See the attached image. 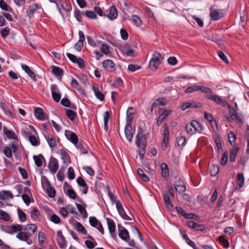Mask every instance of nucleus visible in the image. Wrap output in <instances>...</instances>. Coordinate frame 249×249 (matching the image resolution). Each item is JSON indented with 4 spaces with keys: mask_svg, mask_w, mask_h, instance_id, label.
Returning a JSON list of instances; mask_svg holds the SVG:
<instances>
[{
    "mask_svg": "<svg viewBox=\"0 0 249 249\" xmlns=\"http://www.w3.org/2000/svg\"><path fill=\"white\" fill-rule=\"evenodd\" d=\"M37 226L33 224L26 225L22 232L17 234L16 237L19 240L26 242L28 244L31 245L32 243L30 237L35 233L37 230Z\"/></svg>",
    "mask_w": 249,
    "mask_h": 249,
    "instance_id": "f257e3e1",
    "label": "nucleus"
},
{
    "mask_svg": "<svg viewBox=\"0 0 249 249\" xmlns=\"http://www.w3.org/2000/svg\"><path fill=\"white\" fill-rule=\"evenodd\" d=\"M118 235L119 237L127 242L130 246L134 247L135 242L133 239L130 238L128 231L123 226L118 225Z\"/></svg>",
    "mask_w": 249,
    "mask_h": 249,
    "instance_id": "f03ea898",
    "label": "nucleus"
},
{
    "mask_svg": "<svg viewBox=\"0 0 249 249\" xmlns=\"http://www.w3.org/2000/svg\"><path fill=\"white\" fill-rule=\"evenodd\" d=\"M163 58L158 52H155L149 63V68L152 70H156L161 63Z\"/></svg>",
    "mask_w": 249,
    "mask_h": 249,
    "instance_id": "7ed1b4c3",
    "label": "nucleus"
},
{
    "mask_svg": "<svg viewBox=\"0 0 249 249\" xmlns=\"http://www.w3.org/2000/svg\"><path fill=\"white\" fill-rule=\"evenodd\" d=\"M136 144L138 148L146 147V137L142 129L138 130L136 137Z\"/></svg>",
    "mask_w": 249,
    "mask_h": 249,
    "instance_id": "20e7f679",
    "label": "nucleus"
},
{
    "mask_svg": "<svg viewBox=\"0 0 249 249\" xmlns=\"http://www.w3.org/2000/svg\"><path fill=\"white\" fill-rule=\"evenodd\" d=\"M43 12V10L40 5L37 3H34L33 4L29 6L26 13L27 16L29 18H32L34 17L35 14L41 13Z\"/></svg>",
    "mask_w": 249,
    "mask_h": 249,
    "instance_id": "39448f33",
    "label": "nucleus"
},
{
    "mask_svg": "<svg viewBox=\"0 0 249 249\" xmlns=\"http://www.w3.org/2000/svg\"><path fill=\"white\" fill-rule=\"evenodd\" d=\"M42 185L46 193L50 197H53L55 196V190L51 186L48 180L45 179L42 181Z\"/></svg>",
    "mask_w": 249,
    "mask_h": 249,
    "instance_id": "423d86ee",
    "label": "nucleus"
},
{
    "mask_svg": "<svg viewBox=\"0 0 249 249\" xmlns=\"http://www.w3.org/2000/svg\"><path fill=\"white\" fill-rule=\"evenodd\" d=\"M228 108L229 109L230 116L227 117V120L230 122L237 120L238 122H242L243 120L242 116L239 115L236 110L230 106L228 105Z\"/></svg>",
    "mask_w": 249,
    "mask_h": 249,
    "instance_id": "0eeeda50",
    "label": "nucleus"
},
{
    "mask_svg": "<svg viewBox=\"0 0 249 249\" xmlns=\"http://www.w3.org/2000/svg\"><path fill=\"white\" fill-rule=\"evenodd\" d=\"M17 150V146L14 143H11L10 146H5L2 149L4 155L8 158H12L13 153H15Z\"/></svg>",
    "mask_w": 249,
    "mask_h": 249,
    "instance_id": "6e6552de",
    "label": "nucleus"
},
{
    "mask_svg": "<svg viewBox=\"0 0 249 249\" xmlns=\"http://www.w3.org/2000/svg\"><path fill=\"white\" fill-rule=\"evenodd\" d=\"M210 17L213 20H218L223 17V11L221 9L211 7L210 9Z\"/></svg>",
    "mask_w": 249,
    "mask_h": 249,
    "instance_id": "1a4fd4ad",
    "label": "nucleus"
},
{
    "mask_svg": "<svg viewBox=\"0 0 249 249\" xmlns=\"http://www.w3.org/2000/svg\"><path fill=\"white\" fill-rule=\"evenodd\" d=\"M206 97L223 107H226L228 105L227 102L218 95L208 94L206 95Z\"/></svg>",
    "mask_w": 249,
    "mask_h": 249,
    "instance_id": "9d476101",
    "label": "nucleus"
},
{
    "mask_svg": "<svg viewBox=\"0 0 249 249\" xmlns=\"http://www.w3.org/2000/svg\"><path fill=\"white\" fill-rule=\"evenodd\" d=\"M102 66L105 70L108 72H112L115 70L116 65L110 59H106L103 61Z\"/></svg>",
    "mask_w": 249,
    "mask_h": 249,
    "instance_id": "9b49d317",
    "label": "nucleus"
},
{
    "mask_svg": "<svg viewBox=\"0 0 249 249\" xmlns=\"http://www.w3.org/2000/svg\"><path fill=\"white\" fill-rule=\"evenodd\" d=\"M89 222L90 225L96 228L102 234L104 233V228L101 223L95 217H90Z\"/></svg>",
    "mask_w": 249,
    "mask_h": 249,
    "instance_id": "f8f14e48",
    "label": "nucleus"
},
{
    "mask_svg": "<svg viewBox=\"0 0 249 249\" xmlns=\"http://www.w3.org/2000/svg\"><path fill=\"white\" fill-rule=\"evenodd\" d=\"M51 90L53 100L56 102H58L60 100L61 96L58 87L54 84L52 85L51 86Z\"/></svg>",
    "mask_w": 249,
    "mask_h": 249,
    "instance_id": "ddd939ff",
    "label": "nucleus"
},
{
    "mask_svg": "<svg viewBox=\"0 0 249 249\" xmlns=\"http://www.w3.org/2000/svg\"><path fill=\"white\" fill-rule=\"evenodd\" d=\"M58 160L55 158H51L48 164L50 172L53 174H55L58 169Z\"/></svg>",
    "mask_w": 249,
    "mask_h": 249,
    "instance_id": "4468645a",
    "label": "nucleus"
},
{
    "mask_svg": "<svg viewBox=\"0 0 249 249\" xmlns=\"http://www.w3.org/2000/svg\"><path fill=\"white\" fill-rule=\"evenodd\" d=\"M124 132L127 139L131 142L133 137V131L131 125V123H126L124 128Z\"/></svg>",
    "mask_w": 249,
    "mask_h": 249,
    "instance_id": "2eb2a0df",
    "label": "nucleus"
},
{
    "mask_svg": "<svg viewBox=\"0 0 249 249\" xmlns=\"http://www.w3.org/2000/svg\"><path fill=\"white\" fill-rule=\"evenodd\" d=\"M6 230L7 232L10 234H14L18 232H21L23 231L22 226L18 224H14L12 225L8 226L6 227Z\"/></svg>",
    "mask_w": 249,
    "mask_h": 249,
    "instance_id": "dca6fc26",
    "label": "nucleus"
},
{
    "mask_svg": "<svg viewBox=\"0 0 249 249\" xmlns=\"http://www.w3.org/2000/svg\"><path fill=\"white\" fill-rule=\"evenodd\" d=\"M65 135L68 140L71 141L74 145L78 142V137L76 134L70 130H66Z\"/></svg>",
    "mask_w": 249,
    "mask_h": 249,
    "instance_id": "f3484780",
    "label": "nucleus"
},
{
    "mask_svg": "<svg viewBox=\"0 0 249 249\" xmlns=\"http://www.w3.org/2000/svg\"><path fill=\"white\" fill-rule=\"evenodd\" d=\"M57 241L61 249H63L66 248L67 245L66 241L61 231H57Z\"/></svg>",
    "mask_w": 249,
    "mask_h": 249,
    "instance_id": "a211bd4d",
    "label": "nucleus"
},
{
    "mask_svg": "<svg viewBox=\"0 0 249 249\" xmlns=\"http://www.w3.org/2000/svg\"><path fill=\"white\" fill-rule=\"evenodd\" d=\"M33 133H36V131L32 125H28L21 131L22 135L25 138L29 139Z\"/></svg>",
    "mask_w": 249,
    "mask_h": 249,
    "instance_id": "6ab92c4d",
    "label": "nucleus"
},
{
    "mask_svg": "<svg viewBox=\"0 0 249 249\" xmlns=\"http://www.w3.org/2000/svg\"><path fill=\"white\" fill-rule=\"evenodd\" d=\"M45 139L50 146V147L53 148L56 146L58 140L56 137L52 135L48 134L45 135Z\"/></svg>",
    "mask_w": 249,
    "mask_h": 249,
    "instance_id": "aec40b11",
    "label": "nucleus"
},
{
    "mask_svg": "<svg viewBox=\"0 0 249 249\" xmlns=\"http://www.w3.org/2000/svg\"><path fill=\"white\" fill-rule=\"evenodd\" d=\"M76 182L79 186L81 187L82 189V192L84 194H86L88 192V186L86 183L84 179L81 177H79L76 179Z\"/></svg>",
    "mask_w": 249,
    "mask_h": 249,
    "instance_id": "412c9836",
    "label": "nucleus"
},
{
    "mask_svg": "<svg viewBox=\"0 0 249 249\" xmlns=\"http://www.w3.org/2000/svg\"><path fill=\"white\" fill-rule=\"evenodd\" d=\"M187 225L197 231H203L204 230V227L203 225L197 224L193 221H188L186 222Z\"/></svg>",
    "mask_w": 249,
    "mask_h": 249,
    "instance_id": "4be33fe9",
    "label": "nucleus"
},
{
    "mask_svg": "<svg viewBox=\"0 0 249 249\" xmlns=\"http://www.w3.org/2000/svg\"><path fill=\"white\" fill-rule=\"evenodd\" d=\"M245 178L243 173H238L237 174L236 182L237 184L236 188L241 189L244 185Z\"/></svg>",
    "mask_w": 249,
    "mask_h": 249,
    "instance_id": "5701e85b",
    "label": "nucleus"
},
{
    "mask_svg": "<svg viewBox=\"0 0 249 249\" xmlns=\"http://www.w3.org/2000/svg\"><path fill=\"white\" fill-rule=\"evenodd\" d=\"M107 221L109 232L111 236L112 237H114L113 235L115 234L114 232L115 231L116 229L115 222L112 219H110L109 218H107Z\"/></svg>",
    "mask_w": 249,
    "mask_h": 249,
    "instance_id": "b1692460",
    "label": "nucleus"
},
{
    "mask_svg": "<svg viewBox=\"0 0 249 249\" xmlns=\"http://www.w3.org/2000/svg\"><path fill=\"white\" fill-rule=\"evenodd\" d=\"M35 116L40 120H44L46 119V116L45 115L43 110L40 107H36L35 108Z\"/></svg>",
    "mask_w": 249,
    "mask_h": 249,
    "instance_id": "393cba45",
    "label": "nucleus"
},
{
    "mask_svg": "<svg viewBox=\"0 0 249 249\" xmlns=\"http://www.w3.org/2000/svg\"><path fill=\"white\" fill-rule=\"evenodd\" d=\"M110 20H113L116 19L118 16V12L114 6H111L109 9V13L107 15H105Z\"/></svg>",
    "mask_w": 249,
    "mask_h": 249,
    "instance_id": "a878e982",
    "label": "nucleus"
},
{
    "mask_svg": "<svg viewBox=\"0 0 249 249\" xmlns=\"http://www.w3.org/2000/svg\"><path fill=\"white\" fill-rule=\"evenodd\" d=\"M74 229L78 232L84 235H87L88 232L84 226L79 222L76 221L74 225Z\"/></svg>",
    "mask_w": 249,
    "mask_h": 249,
    "instance_id": "bb28decb",
    "label": "nucleus"
},
{
    "mask_svg": "<svg viewBox=\"0 0 249 249\" xmlns=\"http://www.w3.org/2000/svg\"><path fill=\"white\" fill-rule=\"evenodd\" d=\"M88 238L91 240H86L85 245L89 249H92L97 245V243L92 236L89 235Z\"/></svg>",
    "mask_w": 249,
    "mask_h": 249,
    "instance_id": "cd10ccee",
    "label": "nucleus"
},
{
    "mask_svg": "<svg viewBox=\"0 0 249 249\" xmlns=\"http://www.w3.org/2000/svg\"><path fill=\"white\" fill-rule=\"evenodd\" d=\"M13 195L9 191H2L0 192V198L2 200H6L9 198H13Z\"/></svg>",
    "mask_w": 249,
    "mask_h": 249,
    "instance_id": "c85d7f7f",
    "label": "nucleus"
},
{
    "mask_svg": "<svg viewBox=\"0 0 249 249\" xmlns=\"http://www.w3.org/2000/svg\"><path fill=\"white\" fill-rule=\"evenodd\" d=\"M36 135H37L36 133H33L28 139L31 143L34 146H37L40 144L38 136H36Z\"/></svg>",
    "mask_w": 249,
    "mask_h": 249,
    "instance_id": "c756f323",
    "label": "nucleus"
},
{
    "mask_svg": "<svg viewBox=\"0 0 249 249\" xmlns=\"http://www.w3.org/2000/svg\"><path fill=\"white\" fill-rule=\"evenodd\" d=\"M134 114V109L132 107H129L126 112L127 123H131Z\"/></svg>",
    "mask_w": 249,
    "mask_h": 249,
    "instance_id": "7c9ffc66",
    "label": "nucleus"
},
{
    "mask_svg": "<svg viewBox=\"0 0 249 249\" xmlns=\"http://www.w3.org/2000/svg\"><path fill=\"white\" fill-rule=\"evenodd\" d=\"M21 67L22 69L31 77L34 80H36V75L34 72L30 69V68L25 64H22Z\"/></svg>",
    "mask_w": 249,
    "mask_h": 249,
    "instance_id": "2f4dec72",
    "label": "nucleus"
},
{
    "mask_svg": "<svg viewBox=\"0 0 249 249\" xmlns=\"http://www.w3.org/2000/svg\"><path fill=\"white\" fill-rule=\"evenodd\" d=\"M31 217L34 220L37 219L40 216V212L39 210L36 208L34 207L30 212Z\"/></svg>",
    "mask_w": 249,
    "mask_h": 249,
    "instance_id": "473e14b6",
    "label": "nucleus"
},
{
    "mask_svg": "<svg viewBox=\"0 0 249 249\" xmlns=\"http://www.w3.org/2000/svg\"><path fill=\"white\" fill-rule=\"evenodd\" d=\"M3 132L4 134L8 139H16L17 136H16L14 132L11 130H8L6 127H3Z\"/></svg>",
    "mask_w": 249,
    "mask_h": 249,
    "instance_id": "72a5a7b5",
    "label": "nucleus"
},
{
    "mask_svg": "<svg viewBox=\"0 0 249 249\" xmlns=\"http://www.w3.org/2000/svg\"><path fill=\"white\" fill-rule=\"evenodd\" d=\"M61 104L66 107H71L73 109H76V107L74 105H71L70 101L67 98H63L61 101Z\"/></svg>",
    "mask_w": 249,
    "mask_h": 249,
    "instance_id": "f704fd0d",
    "label": "nucleus"
},
{
    "mask_svg": "<svg viewBox=\"0 0 249 249\" xmlns=\"http://www.w3.org/2000/svg\"><path fill=\"white\" fill-rule=\"evenodd\" d=\"M161 174L163 178H166L169 176V170L167 165L165 163L161 164Z\"/></svg>",
    "mask_w": 249,
    "mask_h": 249,
    "instance_id": "c9c22d12",
    "label": "nucleus"
},
{
    "mask_svg": "<svg viewBox=\"0 0 249 249\" xmlns=\"http://www.w3.org/2000/svg\"><path fill=\"white\" fill-rule=\"evenodd\" d=\"M92 89L95 93L96 97L100 101H103L105 98L104 95L100 91L99 88L98 87L93 86Z\"/></svg>",
    "mask_w": 249,
    "mask_h": 249,
    "instance_id": "e433bc0d",
    "label": "nucleus"
},
{
    "mask_svg": "<svg viewBox=\"0 0 249 249\" xmlns=\"http://www.w3.org/2000/svg\"><path fill=\"white\" fill-rule=\"evenodd\" d=\"M137 173L140 178L144 181H148L149 180L148 177L144 173V171L141 168L137 169Z\"/></svg>",
    "mask_w": 249,
    "mask_h": 249,
    "instance_id": "4c0bfd02",
    "label": "nucleus"
},
{
    "mask_svg": "<svg viewBox=\"0 0 249 249\" xmlns=\"http://www.w3.org/2000/svg\"><path fill=\"white\" fill-rule=\"evenodd\" d=\"M176 191L178 193H183L186 190V186L182 182H178L175 186Z\"/></svg>",
    "mask_w": 249,
    "mask_h": 249,
    "instance_id": "58836bf2",
    "label": "nucleus"
},
{
    "mask_svg": "<svg viewBox=\"0 0 249 249\" xmlns=\"http://www.w3.org/2000/svg\"><path fill=\"white\" fill-rule=\"evenodd\" d=\"M131 20L134 25L137 27L140 26L142 23L141 19L138 16L135 15L131 16Z\"/></svg>",
    "mask_w": 249,
    "mask_h": 249,
    "instance_id": "ea45409f",
    "label": "nucleus"
},
{
    "mask_svg": "<svg viewBox=\"0 0 249 249\" xmlns=\"http://www.w3.org/2000/svg\"><path fill=\"white\" fill-rule=\"evenodd\" d=\"M77 209L80 212V214L82 215L84 218H86L88 216V213L86 210L85 208L80 204H76Z\"/></svg>",
    "mask_w": 249,
    "mask_h": 249,
    "instance_id": "a19ab883",
    "label": "nucleus"
},
{
    "mask_svg": "<svg viewBox=\"0 0 249 249\" xmlns=\"http://www.w3.org/2000/svg\"><path fill=\"white\" fill-rule=\"evenodd\" d=\"M122 52L124 55L128 56H133L134 51L132 49L128 50V46L124 45L122 49Z\"/></svg>",
    "mask_w": 249,
    "mask_h": 249,
    "instance_id": "79ce46f5",
    "label": "nucleus"
},
{
    "mask_svg": "<svg viewBox=\"0 0 249 249\" xmlns=\"http://www.w3.org/2000/svg\"><path fill=\"white\" fill-rule=\"evenodd\" d=\"M192 123L193 124L194 129L196 132H197L200 133L202 131V126L196 120H193L192 121Z\"/></svg>",
    "mask_w": 249,
    "mask_h": 249,
    "instance_id": "37998d69",
    "label": "nucleus"
},
{
    "mask_svg": "<svg viewBox=\"0 0 249 249\" xmlns=\"http://www.w3.org/2000/svg\"><path fill=\"white\" fill-rule=\"evenodd\" d=\"M52 73L56 76H61L63 75V70L58 67L53 66L52 71Z\"/></svg>",
    "mask_w": 249,
    "mask_h": 249,
    "instance_id": "c03bdc74",
    "label": "nucleus"
},
{
    "mask_svg": "<svg viewBox=\"0 0 249 249\" xmlns=\"http://www.w3.org/2000/svg\"><path fill=\"white\" fill-rule=\"evenodd\" d=\"M10 216L6 212L0 210V219L4 221H9L10 220Z\"/></svg>",
    "mask_w": 249,
    "mask_h": 249,
    "instance_id": "a18cd8bd",
    "label": "nucleus"
},
{
    "mask_svg": "<svg viewBox=\"0 0 249 249\" xmlns=\"http://www.w3.org/2000/svg\"><path fill=\"white\" fill-rule=\"evenodd\" d=\"M204 118L210 123L212 127L213 126L214 124H216L215 120L213 119V116L211 114L205 112L204 113Z\"/></svg>",
    "mask_w": 249,
    "mask_h": 249,
    "instance_id": "49530a36",
    "label": "nucleus"
},
{
    "mask_svg": "<svg viewBox=\"0 0 249 249\" xmlns=\"http://www.w3.org/2000/svg\"><path fill=\"white\" fill-rule=\"evenodd\" d=\"M43 157L42 155H38L37 156H34V160L36 166L39 167L42 165V159Z\"/></svg>",
    "mask_w": 249,
    "mask_h": 249,
    "instance_id": "de8ad7c7",
    "label": "nucleus"
},
{
    "mask_svg": "<svg viewBox=\"0 0 249 249\" xmlns=\"http://www.w3.org/2000/svg\"><path fill=\"white\" fill-rule=\"evenodd\" d=\"M166 104V100L163 98H158L153 103V106H158L159 105L164 106Z\"/></svg>",
    "mask_w": 249,
    "mask_h": 249,
    "instance_id": "09e8293b",
    "label": "nucleus"
},
{
    "mask_svg": "<svg viewBox=\"0 0 249 249\" xmlns=\"http://www.w3.org/2000/svg\"><path fill=\"white\" fill-rule=\"evenodd\" d=\"M17 211H18V217H19L20 221L21 222H24L25 221H26V213L20 209H18Z\"/></svg>",
    "mask_w": 249,
    "mask_h": 249,
    "instance_id": "8fccbe9b",
    "label": "nucleus"
},
{
    "mask_svg": "<svg viewBox=\"0 0 249 249\" xmlns=\"http://www.w3.org/2000/svg\"><path fill=\"white\" fill-rule=\"evenodd\" d=\"M67 116L71 120H73L75 118L76 116V112L74 111L73 110L67 109L66 110Z\"/></svg>",
    "mask_w": 249,
    "mask_h": 249,
    "instance_id": "3c124183",
    "label": "nucleus"
},
{
    "mask_svg": "<svg viewBox=\"0 0 249 249\" xmlns=\"http://www.w3.org/2000/svg\"><path fill=\"white\" fill-rule=\"evenodd\" d=\"M238 148L236 147L232 148L230 151V160L231 162H234L235 160L236 155L238 152Z\"/></svg>",
    "mask_w": 249,
    "mask_h": 249,
    "instance_id": "603ef678",
    "label": "nucleus"
},
{
    "mask_svg": "<svg viewBox=\"0 0 249 249\" xmlns=\"http://www.w3.org/2000/svg\"><path fill=\"white\" fill-rule=\"evenodd\" d=\"M110 46L107 44L103 43L101 46V51L105 54H108L110 53Z\"/></svg>",
    "mask_w": 249,
    "mask_h": 249,
    "instance_id": "864d4df0",
    "label": "nucleus"
},
{
    "mask_svg": "<svg viewBox=\"0 0 249 249\" xmlns=\"http://www.w3.org/2000/svg\"><path fill=\"white\" fill-rule=\"evenodd\" d=\"M186 130L187 133H188L190 135H193L196 133L193 124L192 122L190 124H186Z\"/></svg>",
    "mask_w": 249,
    "mask_h": 249,
    "instance_id": "5fc2aeb1",
    "label": "nucleus"
},
{
    "mask_svg": "<svg viewBox=\"0 0 249 249\" xmlns=\"http://www.w3.org/2000/svg\"><path fill=\"white\" fill-rule=\"evenodd\" d=\"M219 171V167L217 165H213L210 168V173L211 176L213 177L215 176L218 173Z\"/></svg>",
    "mask_w": 249,
    "mask_h": 249,
    "instance_id": "6e6d98bb",
    "label": "nucleus"
},
{
    "mask_svg": "<svg viewBox=\"0 0 249 249\" xmlns=\"http://www.w3.org/2000/svg\"><path fill=\"white\" fill-rule=\"evenodd\" d=\"M218 240L219 242L221 243V245H222L224 247L227 248L230 246L229 242L226 240L224 236H220L218 238Z\"/></svg>",
    "mask_w": 249,
    "mask_h": 249,
    "instance_id": "4d7b16f0",
    "label": "nucleus"
},
{
    "mask_svg": "<svg viewBox=\"0 0 249 249\" xmlns=\"http://www.w3.org/2000/svg\"><path fill=\"white\" fill-rule=\"evenodd\" d=\"M66 194L72 199H75L76 198V194L71 187H70L68 189Z\"/></svg>",
    "mask_w": 249,
    "mask_h": 249,
    "instance_id": "13d9d810",
    "label": "nucleus"
},
{
    "mask_svg": "<svg viewBox=\"0 0 249 249\" xmlns=\"http://www.w3.org/2000/svg\"><path fill=\"white\" fill-rule=\"evenodd\" d=\"M0 7L6 11H10L11 7L3 0H0Z\"/></svg>",
    "mask_w": 249,
    "mask_h": 249,
    "instance_id": "bf43d9fd",
    "label": "nucleus"
},
{
    "mask_svg": "<svg viewBox=\"0 0 249 249\" xmlns=\"http://www.w3.org/2000/svg\"><path fill=\"white\" fill-rule=\"evenodd\" d=\"M228 139L229 142L231 145H234L235 142V135L232 132H230L228 136Z\"/></svg>",
    "mask_w": 249,
    "mask_h": 249,
    "instance_id": "052dcab7",
    "label": "nucleus"
},
{
    "mask_svg": "<svg viewBox=\"0 0 249 249\" xmlns=\"http://www.w3.org/2000/svg\"><path fill=\"white\" fill-rule=\"evenodd\" d=\"M75 146L79 149L80 151L82 154H87L88 153L87 149L85 147L84 145L82 142L77 143V144H75Z\"/></svg>",
    "mask_w": 249,
    "mask_h": 249,
    "instance_id": "680f3d73",
    "label": "nucleus"
},
{
    "mask_svg": "<svg viewBox=\"0 0 249 249\" xmlns=\"http://www.w3.org/2000/svg\"><path fill=\"white\" fill-rule=\"evenodd\" d=\"M197 90H198V85H194L187 88L185 90V92L186 93H190Z\"/></svg>",
    "mask_w": 249,
    "mask_h": 249,
    "instance_id": "e2e57ef3",
    "label": "nucleus"
},
{
    "mask_svg": "<svg viewBox=\"0 0 249 249\" xmlns=\"http://www.w3.org/2000/svg\"><path fill=\"white\" fill-rule=\"evenodd\" d=\"M198 90H201L202 92L207 93V94H212L213 92L212 90L210 88L203 86H198Z\"/></svg>",
    "mask_w": 249,
    "mask_h": 249,
    "instance_id": "0e129e2a",
    "label": "nucleus"
},
{
    "mask_svg": "<svg viewBox=\"0 0 249 249\" xmlns=\"http://www.w3.org/2000/svg\"><path fill=\"white\" fill-rule=\"evenodd\" d=\"M120 216L124 220H131V217H130L128 215L126 214L125 213L124 208L121 209V210L118 211Z\"/></svg>",
    "mask_w": 249,
    "mask_h": 249,
    "instance_id": "69168bd1",
    "label": "nucleus"
},
{
    "mask_svg": "<svg viewBox=\"0 0 249 249\" xmlns=\"http://www.w3.org/2000/svg\"><path fill=\"white\" fill-rule=\"evenodd\" d=\"M171 112V110H164L158 117L160 119L163 121Z\"/></svg>",
    "mask_w": 249,
    "mask_h": 249,
    "instance_id": "338daca9",
    "label": "nucleus"
},
{
    "mask_svg": "<svg viewBox=\"0 0 249 249\" xmlns=\"http://www.w3.org/2000/svg\"><path fill=\"white\" fill-rule=\"evenodd\" d=\"M186 140L183 136L179 137L177 140V144L178 146H183L186 144Z\"/></svg>",
    "mask_w": 249,
    "mask_h": 249,
    "instance_id": "774afa93",
    "label": "nucleus"
}]
</instances>
